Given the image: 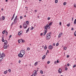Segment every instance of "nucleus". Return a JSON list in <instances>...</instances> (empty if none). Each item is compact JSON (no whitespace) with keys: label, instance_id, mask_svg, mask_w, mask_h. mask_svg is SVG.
I'll list each match as a JSON object with an SVG mask.
<instances>
[{"label":"nucleus","instance_id":"f257e3e1","mask_svg":"<svg viewBox=\"0 0 76 76\" xmlns=\"http://www.w3.org/2000/svg\"><path fill=\"white\" fill-rule=\"evenodd\" d=\"M48 28V29H50V27L48 26V24H47L46 26H44V28L45 32H44V35H45L46 33L47 32Z\"/></svg>","mask_w":76,"mask_h":76},{"label":"nucleus","instance_id":"f03ea898","mask_svg":"<svg viewBox=\"0 0 76 76\" xmlns=\"http://www.w3.org/2000/svg\"><path fill=\"white\" fill-rule=\"evenodd\" d=\"M25 52L24 50H22L20 52V53L18 55V56L19 57H23V56L25 54Z\"/></svg>","mask_w":76,"mask_h":76},{"label":"nucleus","instance_id":"7ed1b4c3","mask_svg":"<svg viewBox=\"0 0 76 76\" xmlns=\"http://www.w3.org/2000/svg\"><path fill=\"white\" fill-rule=\"evenodd\" d=\"M4 49H6L7 48V41L6 40H5V42H4Z\"/></svg>","mask_w":76,"mask_h":76},{"label":"nucleus","instance_id":"20e7f679","mask_svg":"<svg viewBox=\"0 0 76 76\" xmlns=\"http://www.w3.org/2000/svg\"><path fill=\"white\" fill-rule=\"evenodd\" d=\"M5 56H6V55L4 54V53H2L1 56H0V58L2 60L3 58V57H5Z\"/></svg>","mask_w":76,"mask_h":76},{"label":"nucleus","instance_id":"39448f33","mask_svg":"<svg viewBox=\"0 0 76 76\" xmlns=\"http://www.w3.org/2000/svg\"><path fill=\"white\" fill-rule=\"evenodd\" d=\"M50 34H48L46 35V38L47 39H50L51 38V35Z\"/></svg>","mask_w":76,"mask_h":76},{"label":"nucleus","instance_id":"423d86ee","mask_svg":"<svg viewBox=\"0 0 76 76\" xmlns=\"http://www.w3.org/2000/svg\"><path fill=\"white\" fill-rule=\"evenodd\" d=\"M23 26L24 28H25V29L26 28L28 27L27 24H26V23H24L23 24Z\"/></svg>","mask_w":76,"mask_h":76},{"label":"nucleus","instance_id":"0eeeda50","mask_svg":"<svg viewBox=\"0 0 76 76\" xmlns=\"http://www.w3.org/2000/svg\"><path fill=\"white\" fill-rule=\"evenodd\" d=\"M49 50H53V47L52 45H50L48 47Z\"/></svg>","mask_w":76,"mask_h":76},{"label":"nucleus","instance_id":"6e6552de","mask_svg":"<svg viewBox=\"0 0 76 76\" xmlns=\"http://www.w3.org/2000/svg\"><path fill=\"white\" fill-rule=\"evenodd\" d=\"M63 34L62 33H60L59 35H58V38H60L61 37V35H63Z\"/></svg>","mask_w":76,"mask_h":76},{"label":"nucleus","instance_id":"1a4fd4ad","mask_svg":"<svg viewBox=\"0 0 76 76\" xmlns=\"http://www.w3.org/2000/svg\"><path fill=\"white\" fill-rule=\"evenodd\" d=\"M23 31H20V32H19L18 33V35L20 36L22 34Z\"/></svg>","mask_w":76,"mask_h":76},{"label":"nucleus","instance_id":"9d476101","mask_svg":"<svg viewBox=\"0 0 76 76\" xmlns=\"http://www.w3.org/2000/svg\"><path fill=\"white\" fill-rule=\"evenodd\" d=\"M58 72L59 73H61V69L60 68L59 69V70H58Z\"/></svg>","mask_w":76,"mask_h":76},{"label":"nucleus","instance_id":"9b49d317","mask_svg":"<svg viewBox=\"0 0 76 76\" xmlns=\"http://www.w3.org/2000/svg\"><path fill=\"white\" fill-rule=\"evenodd\" d=\"M45 58V55H44L42 57V59L44 60Z\"/></svg>","mask_w":76,"mask_h":76},{"label":"nucleus","instance_id":"f8f14e48","mask_svg":"<svg viewBox=\"0 0 76 76\" xmlns=\"http://www.w3.org/2000/svg\"><path fill=\"white\" fill-rule=\"evenodd\" d=\"M38 62H36L34 64V66H37V64H38Z\"/></svg>","mask_w":76,"mask_h":76},{"label":"nucleus","instance_id":"ddd939ff","mask_svg":"<svg viewBox=\"0 0 76 76\" xmlns=\"http://www.w3.org/2000/svg\"><path fill=\"white\" fill-rule=\"evenodd\" d=\"M51 25H52V22H50L48 26H51Z\"/></svg>","mask_w":76,"mask_h":76},{"label":"nucleus","instance_id":"4468645a","mask_svg":"<svg viewBox=\"0 0 76 76\" xmlns=\"http://www.w3.org/2000/svg\"><path fill=\"white\" fill-rule=\"evenodd\" d=\"M29 28H28V29H27L26 31V33H27L28 32H29Z\"/></svg>","mask_w":76,"mask_h":76},{"label":"nucleus","instance_id":"2eb2a0df","mask_svg":"<svg viewBox=\"0 0 76 76\" xmlns=\"http://www.w3.org/2000/svg\"><path fill=\"white\" fill-rule=\"evenodd\" d=\"M70 25V24L69 23L67 24L66 26H68V27H69Z\"/></svg>","mask_w":76,"mask_h":76},{"label":"nucleus","instance_id":"dca6fc26","mask_svg":"<svg viewBox=\"0 0 76 76\" xmlns=\"http://www.w3.org/2000/svg\"><path fill=\"white\" fill-rule=\"evenodd\" d=\"M4 74H6V73H7V70H6L4 72Z\"/></svg>","mask_w":76,"mask_h":76},{"label":"nucleus","instance_id":"f3484780","mask_svg":"<svg viewBox=\"0 0 76 76\" xmlns=\"http://www.w3.org/2000/svg\"><path fill=\"white\" fill-rule=\"evenodd\" d=\"M66 49H67V48L66 47H64V50H66Z\"/></svg>","mask_w":76,"mask_h":76},{"label":"nucleus","instance_id":"a211bd4d","mask_svg":"<svg viewBox=\"0 0 76 76\" xmlns=\"http://www.w3.org/2000/svg\"><path fill=\"white\" fill-rule=\"evenodd\" d=\"M5 19V17L3 16L2 17V20H4Z\"/></svg>","mask_w":76,"mask_h":76},{"label":"nucleus","instance_id":"6ab92c4d","mask_svg":"<svg viewBox=\"0 0 76 76\" xmlns=\"http://www.w3.org/2000/svg\"><path fill=\"white\" fill-rule=\"evenodd\" d=\"M58 2V0H56L55 1V3H57V2Z\"/></svg>","mask_w":76,"mask_h":76},{"label":"nucleus","instance_id":"aec40b11","mask_svg":"<svg viewBox=\"0 0 76 76\" xmlns=\"http://www.w3.org/2000/svg\"><path fill=\"white\" fill-rule=\"evenodd\" d=\"M2 42H4V39H3V37H2Z\"/></svg>","mask_w":76,"mask_h":76},{"label":"nucleus","instance_id":"412c9836","mask_svg":"<svg viewBox=\"0 0 76 76\" xmlns=\"http://www.w3.org/2000/svg\"><path fill=\"white\" fill-rule=\"evenodd\" d=\"M40 73L41 74H42L43 73V71H40Z\"/></svg>","mask_w":76,"mask_h":76},{"label":"nucleus","instance_id":"4be33fe9","mask_svg":"<svg viewBox=\"0 0 76 76\" xmlns=\"http://www.w3.org/2000/svg\"><path fill=\"white\" fill-rule=\"evenodd\" d=\"M59 45V44H58V43H57L56 44V46H58V45Z\"/></svg>","mask_w":76,"mask_h":76},{"label":"nucleus","instance_id":"5701e85b","mask_svg":"<svg viewBox=\"0 0 76 76\" xmlns=\"http://www.w3.org/2000/svg\"><path fill=\"white\" fill-rule=\"evenodd\" d=\"M26 24H29V21H26Z\"/></svg>","mask_w":76,"mask_h":76},{"label":"nucleus","instance_id":"b1692460","mask_svg":"<svg viewBox=\"0 0 76 76\" xmlns=\"http://www.w3.org/2000/svg\"><path fill=\"white\" fill-rule=\"evenodd\" d=\"M20 40H18V41L19 42V43H20V42H21V41H20Z\"/></svg>","mask_w":76,"mask_h":76},{"label":"nucleus","instance_id":"393cba45","mask_svg":"<svg viewBox=\"0 0 76 76\" xmlns=\"http://www.w3.org/2000/svg\"><path fill=\"white\" fill-rule=\"evenodd\" d=\"M74 35L76 37V31L74 33Z\"/></svg>","mask_w":76,"mask_h":76},{"label":"nucleus","instance_id":"a878e982","mask_svg":"<svg viewBox=\"0 0 76 76\" xmlns=\"http://www.w3.org/2000/svg\"><path fill=\"white\" fill-rule=\"evenodd\" d=\"M21 42H24V41H23V39H21Z\"/></svg>","mask_w":76,"mask_h":76},{"label":"nucleus","instance_id":"bb28decb","mask_svg":"<svg viewBox=\"0 0 76 76\" xmlns=\"http://www.w3.org/2000/svg\"><path fill=\"white\" fill-rule=\"evenodd\" d=\"M27 50H28V51L29 50H30V48H27Z\"/></svg>","mask_w":76,"mask_h":76},{"label":"nucleus","instance_id":"cd10ccee","mask_svg":"<svg viewBox=\"0 0 76 76\" xmlns=\"http://www.w3.org/2000/svg\"><path fill=\"white\" fill-rule=\"evenodd\" d=\"M63 4L64 5V6H65V5L66 4V2H64L63 3Z\"/></svg>","mask_w":76,"mask_h":76},{"label":"nucleus","instance_id":"c85d7f7f","mask_svg":"<svg viewBox=\"0 0 76 76\" xmlns=\"http://www.w3.org/2000/svg\"><path fill=\"white\" fill-rule=\"evenodd\" d=\"M2 34H4L5 33V31H3L2 32Z\"/></svg>","mask_w":76,"mask_h":76},{"label":"nucleus","instance_id":"c756f323","mask_svg":"<svg viewBox=\"0 0 76 76\" xmlns=\"http://www.w3.org/2000/svg\"><path fill=\"white\" fill-rule=\"evenodd\" d=\"M74 7H76V4H74Z\"/></svg>","mask_w":76,"mask_h":76},{"label":"nucleus","instance_id":"7c9ffc66","mask_svg":"<svg viewBox=\"0 0 76 76\" xmlns=\"http://www.w3.org/2000/svg\"><path fill=\"white\" fill-rule=\"evenodd\" d=\"M8 34V32L6 31V35H7Z\"/></svg>","mask_w":76,"mask_h":76},{"label":"nucleus","instance_id":"2f4dec72","mask_svg":"<svg viewBox=\"0 0 76 76\" xmlns=\"http://www.w3.org/2000/svg\"><path fill=\"white\" fill-rule=\"evenodd\" d=\"M8 71H9V72H11V69H9Z\"/></svg>","mask_w":76,"mask_h":76},{"label":"nucleus","instance_id":"473e14b6","mask_svg":"<svg viewBox=\"0 0 76 76\" xmlns=\"http://www.w3.org/2000/svg\"><path fill=\"white\" fill-rule=\"evenodd\" d=\"M74 24H75V25H76V22L75 21H74Z\"/></svg>","mask_w":76,"mask_h":76},{"label":"nucleus","instance_id":"72a5a7b5","mask_svg":"<svg viewBox=\"0 0 76 76\" xmlns=\"http://www.w3.org/2000/svg\"><path fill=\"white\" fill-rule=\"evenodd\" d=\"M16 19H14V22H16Z\"/></svg>","mask_w":76,"mask_h":76},{"label":"nucleus","instance_id":"f704fd0d","mask_svg":"<svg viewBox=\"0 0 76 76\" xmlns=\"http://www.w3.org/2000/svg\"><path fill=\"white\" fill-rule=\"evenodd\" d=\"M33 29H34V27H32V28H31V30H33Z\"/></svg>","mask_w":76,"mask_h":76},{"label":"nucleus","instance_id":"c9c22d12","mask_svg":"<svg viewBox=\"0 0 76 76\" xmlns=\"http://www.w3.org/2000/svg\"><path fill=\"white\" fill-rule=\"evenodd\" d=\"M46 48H47V46L46 45H45V47H44V49H46Z\"/></svg>","mask_w":76,"mask_h":76},{"label":"nucleus","instance_id":"e433bc0d","mask_svg":"<svg viewBox=\"0 0 76 76\" xmlns=\"http://www.w3.org/2000/svg\"><path fill=\"white\" fill-rule=\"evenodd\" d=\"M43 35V33H41V34H40V35H41V36H42V35Z\"/></svg>","mask_w":76,"mask_h":76},{"label":"nucleus","instance_id":"4c0bfd02","mask_svg":"<svg viewBox=\"0 0 76 76\" xmlns=\"http://www.w3.org/2000/svg\"><path fill=\"white\" fill-rule=\"evenodd\" d=\"M20 19H22L23 18L22 16H20Z\"/></svg>","mask_w":76,"mask_h":76},{"label":"nucleus","instance_id":"58836bf2","mask_svg":"<svg viewBox=\"0 0 76 76\" xmlns=\"http://www.w3.org/2000/svg\"><path fill=\"white\" fill-rule=\"evenodd\" d=\"M76 67V65H74L73 66V68H74V67Z\"/></svg>","mask_w":76,"mask_h":76},{"label":"nucleus","instance_id":"ea45409f","mask_svg":"<svg viewBox=\"0 0 76 76\" xmlns=\"http://www.w3.org/2000/svg\"><path fill=\"white\" fill-rule=\"evenodd\" d=\"M56 62H57V63H59V61H58V60H57Z\"/></svg>","mask_w":76,"mask_h":76},{"label":"nucleus","instance_id":"a19ab883","mask_svg":"<svg viewBox=\"0 0 76 76\" xmlns=\"http://www.w3.org/2000/svg\"><path fill=\"white\" fill-rule=\"evenodd\" d=\"M50 63V62L49 61H48V62H47L48 64H49Z\"/></svg>","mask_w":76,"mask_h":76},{"label":"nucleus","instance_id":"79ce46f5","mask_svg":"<svg viewBox=\"0 0 76 76\" xmlns=\"http://www.w3.org/2000/svg\"><path fill=\"white\" fill-rule=\"evenodd\" d=\"M35 12V13H36L37 12V10H34Z\"/></svg>","mask_w":76,"mask_h":76},{"label":"nucleus","instance_id":"37998d69","mask_svg":"<svg viewBox=\"0 0 76 76\" xmlns=\"http://www.w3.org/2000/svg\"><path fill=\"white\" fill-rule=\"evenodd\" d=\"M20 28H22V26L21 25H20Z\"/></svg>","mask_w":76,"mask_h":76},{"label":"nucleus","instance_id":"c03bdc74","mask_svg":"<svg viewBox=\"0 0 76 76\" xmlns=\"http://www.w3.org/2000/svg\"><path fill=\"white\" fill-rule=\"evenodd\" d=\"M54 64H57V62H56V61H55L54 62Z\"/></svg>","mask_w":76,"mask_h":76},{"label":"nucleus","instance_id":"a18cd8bd","mask_svg":"<svg viewBox=\"0 0 76 76\" xmlns=\"http://www.w3.org/2000/svg\"><path fill=\"white\" fill-rule=\"evenodd\" d=\"M59 25H61V22H59Z\"/></svg>","mask_w":76,"mask_h":76},{"label":"nucleus","instance_id":"49530a36","mask_svg":"<svg viewBox=\"0 0 76 76\" xmlns=\"http://www.w3.org/2000/svg\"><path fill=\"white\" fill-rule=\"evenodd\" d=\"M15 19H17V16H16V17H15Z\"/></svg>","mask_w":76,"mask_h":76},{"label":"nucleus","instance_id":"de8ad7c7","mask_svg":"<svg viewBox=\"0 0 76 76\" xmlns=\"http://www.w3.org/2000/svg\"><path fill=\"white\" fill-rule=\"evenodd\" d=\"M48 20H50V18L48 17Z\"/></svg>","mask_w":76,"mask_h":76},{"label":"nucleus","instance_id":"09e8293b","mask_svg":"<svg viewBox=\"0 0 76 76\" xmlns=\"http://www.w3.org/2000/svg\"><path fill=\"white\" fill-rule=\"evenodd\" d=\"M65 70H67V68H66L65 69Z\"/></svg>","mask_w":76,"mask_h":76},{"label":"nucleus","instance_id":"8fccbe9b","mask_svg":"<svg viewBox=\"0 0 76 76\" xmlns=\"http://www.w3.org/2000/svg\"><path fill=\"white\" fill-rule=\"evenodd\" d=\"M66 57L67 58H69V56L68 55H67Z\"/></svg>","mask_w":76,"mask_h":76},{"label":"nucleus","instance_id":"3c124183","mask_svg":"<svg viewBox=\"0 0 76 76\" xmlns=\"http://www.w3.org/2000/svg\"><path fill=\"white\" fill-rule=\"evenodd\" d=\"M12 37V35H10L9 36V38H11Z\"/></svg>","mask_w":76,"mask_h":76},{"label":"nucleus","instance_id":"603ef678","mask_svg":"<svg viewBox=\"0 0 76 76\" xmlns=\"http://www.w3.org/2000/svg\"><path fill=\"white\" fill-rule=\"evenodd\" d=\"M2 61V60H1V58H0V62H1V61Z\"/></svg>","mask_w":76,"mask_h":76},{"label":"nucleus","instance_id":"864d4df0","mask_svg":"<svg viewBox=\"0 0 76 76\" xmlns=\"http://www.w3.org/2000/svg\"><path fill=\"white\" fill-rule=\"evenodd\" d=\"M67 66H69V63L67 64Z\"/></svg>","mask_w":76,"mask_h":76},{"label":"nucleus","instance_id":"5fc2aeb1","mask_svg":"<svg viewBox=\"0 0 76 76\" xmlns=\"http://www.w3.org/2000/svg\"><path fill=\"white\" fill-rule=\"evenodd\" d=\"M73 28H71V30H72V31H73Z\"/></svg>","mask_w":76,"mask_h":76},{"label":"nucleus","instance_id":"6e6d98bb","mask_svg":"<svg viewBox=\"0 0 76 76\" xmlns=\"http://www.w3.org/2000/svg\"><path fill=\"white\" fill-rule=\"evenodd\" d=\"M20 62H21V61H20V60H19V63H20Z\"/></svg>","mask_w":76,"mask_h":76},{"label":"nucleus","instance_id":"4d7b16f0","mask_svg":"<svg viewBox=\"0 0 76 76\" xmlns=\"http://www.w3.org/2000/svg\"><path fill=\"white\" fill-rule=\"evenodd\" d=\"M13 24V23H12L11 25V26H12V25Z\"/></svg>","mask_w":76,"mask_h":76},{"label":"nucleus","instance_id":"13d9d810","mask_svg":"<svg viewBox=\"0 0 76 76\" xmlns=\"http://www.w3.org/2000/svg\"><path fill=\"white\" fill-rule=\"evenodd\" d=\"M53 46H55V43H53Z\"/></svg>","mask_w":76,"mask_h":76},{"label":"nucleus","instance_id":"bf43d9fd","mask_svg":"<svg viewBox=\"0 0 76 76\" xmlns=\"http://www.w3.org/2000/svg\"><path fill=\"white\" fill-rule=\"evenodd\" d=\"M14 18H13L12 17V18L11 20H13V19Z\"/></svg>","mask_w":76,"mask_h":76},{"label":"nucleus","instance_id":"052dcab7","mask_svg":"<svg viewBox=\"0 0 76 76\" xmlns=\"http://www.w3.org/2000/svg\"><path fill=\"white\" fill-rule=\"evenodd\" d=\"M72 21H73V18H72Z\"/></svg>","mask_w":76,"mask_h":76},{"label":"nucleus","instance_id":"680f3d73","mask_svg":"<svg viewBox=\"0 0 76 76\" xmlns=\"http://www.w3.org/2000/svg\"><path fill=\"white\" fill-rule=\"evenodd\" d=\"M2 11H3V8H2L1 9Z\"/></svg>","mask_w":76,"mask_h":76},{"label":"nucleus","instance_id":"e2e57ef3","mask_svg":"<svg viewBox=\"0 0 76 76\" xmlns=\"http://www.w3.org/2000/svg\"><path fill=\"white\" fill-rule=\"evenodd\" d=\"M47 53H49V51H48V50L47 51Z\"/></svg>","mask_w":76,"mask_h":76},{"label":"nucleus","instance_id":"0e129e2a","mask_svg":"<svg viewBox=\"0 0 76 76\" xmlns=\"http://www.w3.org/2000/svg\"><path fill=\"white\" fill-rule=\"evenodd\" d=\"M24 17H25V18H26V15H25L24 16Z\"/></svg>","mask_w":76,"mask_h":76},{"label":"nucleus","instance_id":"69168bd1","mask_svg":"<svg viewBox=\"0 0 76 76\" xmlns=\"http://www.w3.org/2000/svg\"><path fill=\"white\" fill-rule=\"evenodd\" d=\"M8 1V0H6V2H7Z\"/></svg>","mask_w":76,"mask_h":76},{"label":"nucleus","instance_id":"338daca9","mask_svg":"<svg viewBox=\"0 0 76 76\" xmlns=\"http://www.w3.org/2000/svg\"><path fill=\"white\" fill-rule=\"evenodd\" d=\"M14 16H14L13 15L12 18H14Z\"/></svg>","mask_w":76,"mask_h":76},{"label":"nucleus","instance_id":"774afa93","mask_svg":"<svg viewBox=\"0 0 76 76\" xmlns=\"http://www.w3.org/2000/svg\"><path fill=\"white\" fill-rule=\"evenodd\" d=\"M75 22H76V19L75 20Z\"/></svg>","mask_w":76,"mask_h":76}]
</instances>
